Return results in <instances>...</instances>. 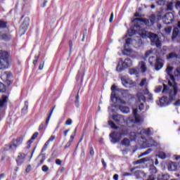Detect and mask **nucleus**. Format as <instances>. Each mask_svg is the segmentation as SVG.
Listing matches in <instances>:
<instances>
[{"instance_id": "obj_57", "label": "nucleus", "mask_w": 180, "mask_h": 180, "mask_svg": "<svg viewBox=\"0 0 180 180\" xmlns=\"http://www.w3.org/2000/svg\"><path fill=\"white\" fill-rule=\"evenodd\" d=\"M54 140H56V136H51V137L46 141H49V143H50L52 141H54Z\"/></svg>"}, {"instance_id": "obj_34", "label": "nucleus", "mask_w": 180, "mask_h": 180, "mask_svg": "<svg viewBox=\"0 0 180 180\" xmlns=\"http://www.w3.org/2000/svg\"><path fill=\"white\" fill-rule=\"evenodd\" d=\"M18 146L13 141L11 142V144L9 146V149L10 150H16L18 148Z\"/></svg>"}, {"instance_id": "obj_41", "label": "nucleus", "mask_w": 180, "mask_h": 180, "mask_svg": "<svg viewBox=\"0 0 180 180\" xmlns=\"http://www.w3.org/2000/svg\"><path fill=\"white\" fill-rule=\"evenodd\" d=\"M139 85H140V86H143L144 85H148L147 79L146 78H143L141 81V83L139 84Z\"/></svg>"}, {"instance_id": "obj_8", "label": "nucleus", "mask_w": 180, "mask_h": 180, "mask_svg": "<svg viewBox=\"0 0 180 180\" xmlns=\"http://www.w3.org/2000/svg\"><path fill=\"white\" fill-rule=\"evenodd\" d=\"M137 109L133 110L134 119H131V122H132V123H136V124H141V123H143V119L137 114Z\"/></svg>"}, {"instance_id": "obj_33", "label": "nucleus", "mask_w": 180, "mask_h": 180, "mask_svg": "<svg viewBox=\"0 0 180 180\" xmlns=\"http://www.w3.org/2000/svg\"><path fill=\"white\" fill-rule=\"evenodd\" d=\"M6 27H8V22L0 20V29H6Z\"/></svg>"}, {"instance_id": "obj_32", "label": "nucleus", "mask_w": 180, "mask_h": 180, "mask_svg": "<svg viewBox=\"0 0 180 180\" xmlns=\"http://www.w3.org/2000/svg\"><path fill=\"white\" fill-rule=\"evenodd\" d=\"M129 72L130 75H137L139 74V70L136 68L129 69Z\"/></svg>"}, {"instance_id": "obj_63", "label": "nucleus", "mask_w": 180, "mask_h": 180, "mask_svg": "<svg viewBox=\"0 0 180 180\" xmlns=\"http://www.w3.org/2000/svg\"><path fill=\"white\" fill-rule=\"evenodd\" d=\"M95 154V152L94 151V148H90V155H94Z\"/></svg>"}, {"instance_id": "obj_51", "label": "nucleus", "mask_w": 180, "mask_h": 180, "mask_svg": "<svg viewBox=\"0 0 180 180\" xmlns=\"http://www.w3.org/2000/svg\"><path fill=\"white\" fill-rule=\"evenodd\" d=\"M174 8V5L172 4V3H169L167 4V11H172Z\"/></svg>"}, {"instance_id": "obj_24", "label": "nucleus", "mask_w": 180, "mask_h": 180, "mask_svg": "<svg viewBox=\"0 0 180 180\" xmlns=\"http://www.w3.org/2000/svg\"><path fill=\"white\" fill-rule=\"evenodd\" d=\"M27 26H29V23L27 22H24L21 26H20V30L22 31V34H25V33L26 32V29H27Z\"/></svg>"}, {"instance_id": "obj_17", "label": "nucleus", "mask_w": 180, "mask_h": 180, "mask_svg": "<svg viewBox=\"0 0 180 180\" xmlns=\"http://www.w3.org/2000/svg\"><path fill=\"white\" fill-rule=\"evenodd\" d=\"M45 160L46 155L41 153L36 159V161L37 162V167H40V165H43Z\"/></svg>"}, {"instance_id": "obj_4", "label": "nucleus", "mask_w": 180, "mask_h": 180, "mask_svg": "<svg viewBox=\"0 0 180 180\" xmlns=\"http://www.w3.org/2000/svg\"><path fill=\"white\" fill-rule=\"evenodd\" d=\"M149 64L152 67L155 66V70L156 71H160L161 68L164 67V63H162V59L161 58H157L155 56H150L149 59Z\"/></svg>"}, {"instance_id": "obj_15", "label": "nucleus", "mask_w": 180, "mask_h": 180, "mask_svg": "<svg viewBox=\"0 0 180 180\" xmlns=\"http://www.w3.org/2000/svg\"><path fill=\"white\" fill-rule=\"evenodd\" d=\"M26 158V154L19 153L16 159V162L18 165H22L25 162V159Z\"/></svg>"}, {"instance_id": "obj_5", "label": "nucleus", "mask_w": 180, "mask_h": 180, "mask_svg": "<svg viewBox=\"0 0 180 180\" xmlns=\"http://www.w3.org/2000/svg\"><path fill=\"white\" fill-rule=\"evenodd\" d=\"M144 103H146V96L141 92H139L136 94V106L139 110L144 109Z\"/></svg>"}, {"instance_id": "obj_6", "label": "nucleus", "mask_w": 180, "mask_h": 180, "mask_svg": "<svg viewBox=\"0 0 180 180\" xmlns=\"http://www.w3.org/2000/svg\"><path fill=\"white\" fill-rule=\"evenodd\" d=\"M133 65L131 60L130 58H126L124 62H122V65H120V62L118 63L117 66V72H122L124 70V68H129L131 65Z\"/></svg>"}, {"instance_id": "obj_54", "label": "nucleus", "mask_w": 180, "mask_h": 180, "mask_svg": "<svg viewBox=\"0 0 180 180\" xmlns=\"http://www.w3.org/2000/svg\"><path fill=\"white\" fill-rule=\"evenodd\" d=\"M43 172H47L49 171V167L47 165H43L41 167Z\"/></svg>"}, {"instance_id": "obj_13", "label": "nucleus", "mask_w": 180, "mask_h": 180, "mask_svg": "<svg viewBox=\"0 0 180 180\" xmlns=\"http://www.w3.org/2000/svg\"><path fill=\"white\" fill-rule=\"evenodd\" d=\"M110 137L111 139V143H112L113 144H116V143H119L120 141V139H122L119 135V134L115 132L111 133L110 134Z\"/></svg>"}, {"instance_id": "obj_37", "label": "nucleus", "mask_w": 180, "mask_h": 180, "mask_svg": "<svg viewBox=\"0 0 180 180\" xmlns=\"http://www.w3.org/2000/svg\"><path fill=\"white\" fill-rule=\"evenodd\" d=\"M108 124L112 129H114V130H117V129H119V127L116 126L112 121H108Z\"/></svg>"}, {"instance_id": "obj_25", "label": "nucleus", "mask_w": 180, "mask_h": 180, "mask_svg": "<svg viewBox=\"0 0 180 180\" xmlns=\"http://www.w3.org/2000/svg\"><path fill=\"white\" fill-rule=\"evenodd\" d=\"M6 102H8V97L6 96H3L0 99V108H4V105Z\"/></svg>"}, {"instance_id": "obj_39", "label": "nucleus", "mask_w": 180, "mask_h": 180, "mask_svg": "<svg viewBox=\"0 0 180 180\" xmlns=\"http://www.w3.org/2000/svg\"><path fill=\"white\" fill-rule=\"evenodd\" d=\"M155 19H156V17H155V14H152L150 16V18H149V20H150L153 25L154 23H155Z\"/></svg>"}, {"instance_id": "obj_26", "label": "nucleus", "mask_w": 180, "mask_h": 180, "mask_svg": "<svg viewBox=\"0 0 180 180\" xmlns=\"http://www.w3.org/2000/svg\"><path fill=\"white\" fill-rule=\"evenodd\" d=\"M119 109L122 112V113H129V112H130V108H129V107L120 105Z\"/></svg>"}, {"instance_id": "obj_53", "label": "nucleus", "mask_w": 180, "mask_h": 180, "mask_svg": "<svg viewBox=\"0 0 180 180\" xmlns=\"http://www.w3.org/2000/svg\"><path fill=\"white\" fill-rule=\"evenodd\" d=\"M76 133H77V129L75 130L73 134L70 136V141H71L72 143V140H74V138L75 137Z\"/></svg>"}, {"instance_id": "obj_48", "label": "nucleus", "mask_w": 180, "mask_h": 180, "mask_svg": "<svg viewBox=\"0 0 180 180\" xmlns=\"http://www.w3.org/2000/svg\"><path fill=\"white\" fill-rule=\"evenodd\" d=\"M39 55H35L34 56V60H33V65H36V64H37V61L39 60Z\"/></svg>"}, {"instance_id": "obj_29", "label": "nucleus", "mask_w": 180, "mask_h": 180, "mask_svg": "<svg viewBox=\"0 0 180 180\" xmlns=\"http://www.w3.org/2000/svg\"><path fill=\"white\" fill-rule=\"evenodd\" d=\"M179 33V30L178 28H174L172 33V40H175L176 37H178V34Z\"/></svg>"}, {"instance_id": "obj_43", "label": "nucleus", "mask_w": 180, "mask_h": 180, "mask_svg": "<svg viewBox=\"0 0 180 180\" xmlns=\"http://www.w3.org/2000/svg\"><path fill=\"white\" fill-rule=\"evenodd\" d=\"M75 105H76L77 108H78L79 106V95L78 94L76 96Z\"/></svg>"}, {"instance_id": "obj_46", "label": "nucleus", "mask_w": 180, "mask_h": 180, "mask_svg": "<svg viewBox=\"0 0 180 180\" xmlns=\"http://www.w3.org/2000/svg\"><path fill=\"white\" fill-rule=\"evenodd\" d=\"M130 136H131V140H136V138L137 137V134L135 133V132H131L130 134Z\"/></svg>"}, {"instance_id": "obj_11", "label": "nucleus", "mask_w": 180, "mask_h": 180, "mask_svg": "<svg viewBox=\"0 0 180 180\" xmlns=\"http://www.w3.org/2000/svg\"><path fill=\"white\" fill-rule=\"evenodd\" d=\"M134 41H136V39H132L131 38H128L126 39V43L124 45V54H130V53L131 52V49L127 48V46L131 44V43H134Z\"/></svg>"}, {"instance_id": "obj_31", "label": "nucleus", "mask_w": 180, "mask_h": 180, "mask_svg": "<svg viewBox=\"0 0 180 180\" xmlns=\"http://www.w3.org/2000/svg\"><path fill=\"white\" fill-rule=\"evenodd\" d=\"M122 146H125V147H129V146H130V139L124 138L122 141Z\"/></svg>"}, {"instance_id": "obj_7", "label": "nucleus", "mask_w": 180, "mask_h": 180, "mask_svg": "<svg viewBox=\"0 0 180 180\" xmlns=\"http://www.w3.org/2000/svg\"><path fill=\"white\" fill-rule=\"evenodd\" d=\"M149 39H150L152 46H156L158 49L161 48V41H160L158 35L150 32L149 33Z\"/></svg>"}, {"instance_id": "obj_22", "label": "nucleus", "mask_w": 180, "mask_h": 180, "mask_svg": "<svg viewBox=\"0 0 180 180\" xmlns=\"http://www.w3.org/2000/svg\"><path fill=\"white\" fill-rule=\"evenodd\" d=\"M134 175L136 178V179H140L143 178V176H146V173H144L142 171L138 170L134 172Z\"/></svg>"}, {"instance_id": "obj_62", "label": "nucleus", "mask_w": 180, "mask_h": 180, "mask_svg": "<svg viewBox=\"0 0 180 180\" xmlns=\"http://www.w3.org/2000/svg\"><path fill=\"white\" fill-rule=\"evenodd\" d=\"M174 57H175V54L174 53H170L168 56H167V58L168 60L171 59V58H174Z\"/></svg>"}, {"instance_id": "obj_49", "label": "nucleus", "mask_w": 180, "mask_h": 180, "mask_svg": "<svg viewBox=\"0 0 180 180\" xmlns=\"http://www.w3.org/2000/svg\"><path fill=\"white\" fill-rule=\"evenodd\" d=\"M127 134V131L122 130L120 133V137L122 139V136H126Z\"/></svg>"}, {"instance_id": "obj_2", "label": "nucleus", "mask_w": 180, "mask_h": 180, "mask_svg": "<svg viewBox=\"0 0 180 180\" xmlns=\"http://www.w3.org/2000/svg\"><path fill=\"white\" fill-rule=\"evenodd\" d=\"M132 22L134 23V26L131 27L127 32V36L131 37L134 34H139L141 37H146L147 36V31L144 29H140L139 23H144L146 26H153L154 25L150 19L144 20L143 18H135L132 20Z\"/></svg>"}, {"instance_id": "obj_47", "label": "nucleus", "mask_w": 180, "mask_h": 180, "mask_svg": "<svg viewBox=\"0 0 180 180\" xmlns=\"http://www.w3.org/2000/svg\"><path fill=\"white\" fill-rule=\"evenodd\" d=\"M29 102L25 101V106L23 107V108L22 109V112H25V110H27V108H29V105H28Z\"/></svg>"}, {"instance_id": "obj_61", "label": "nucleus", "mask_w": 180, "mask_h": 180, "mask_svg": "<svg viewBox=\"0 0 180 180\" xmlns=\"http://www.w3.org/2000/svg\"><path fill=\"white\" fill-rule=\"evenodd\" d=\"M72 143V142L71 141H69L65 146V148H68V147H70V146H71Z\"/></svg>"}, {"instance_id": "obj_16", "label": "nucleus", "mask_w": 180, "mask_h": 180, "mask_svg": "<svg viewBox=\"0 0 180 180\" xmlns=\"http://www.w3.org/2000/svg\"><path fill=\"white\" fill-rule=\"evenodd\" d=\"M111 101L113 102V103H121L122 105H126V102L122 100V98H117L116 97V94H113V93L111 94Z\"/></svg>"}, {"instance_id": "obj_36", "label": "nucleus", "mask_w": 180, "mask_h": 180, "mask_svg": "<svg viewBox=\"0 0 180 180\" xmlns=\"http://www.w3.org/2000/svg\"><path fill=\"white\" fill-rule=\"evenodd\" d=\"M148 161H150V158L146 157L141 159L140 160H137L136 164H141V162H147Z\"/></svg>"}, {"instance_id": "obj_30", "label": "nucleus", "mask_w": 180, "mask_h": 180, "mask_svg": "<svg viewBox=\"0 0 180 180\" xmlns=\"http://www.w3.org/2000/svg\"><path fill=\"white\" fill-rule=\"evenodd\" d=\"M143 94L144 95H148V99H149V101H153V94H150L148 89L143 90Z\"/></svg>"}, {"instance_id": "obj_55", "label": "nucleus", "mask_w": 180, "mask_h": 180, "mask_svg": "<svg viewBox=\"0 0 180 180\" xmlns=\"http://www.w3.org/2000/svg\"><path fill=\"white\" fill-rule=\"evenodd\" d=\"M39 131H43L44 130V123L42 122L39 127Z\"/></svg>"}, {"instance_id": "obj_18", "label": "nucleus", "mask_w": 180, "mask_h": 180, "mask_svg": "<svg viewBox=\"0 0 180 180\" xmlns=\"http://www.w3.org/2000/svg\"><path fill=\"white\" fill-rule=\"evenodd\" d=\"M38 136H39V132H35L34 134H33L31 139L27 143V148H30V144H32L33 143V141H34V140H36V139H37Z\"/></svg>"}, {"instance_id": "obj_20", "label": "nucleus", "mask_w": 180, "mask_h": 180, "mask_svg": "<svg viewBox=\"0 0 180 180\" xmlns=\"http://www.w3.org/2000/svg\"><path fill=\"white\" fill-rule=\"evenodd\" d=\"M178 169V165L174 162H170L168 165L169 171H176Z\"/></svg>"}, {"instance_id": "obj_12", "label": "nucleus", "mask_w": 180, "mask_h": 180, "mask_svg": "<svg viewBox=\"0 0 180 180\" xmlns=\"http://www.w3.org/2000/svg\"><path fill=\"white\" fill-rule=\"evenodd\" d=\"M120 79L122 81L123 86H125V88H129V85H136V84L133 82V81H131L126 77H121Z\"/></svg>"}, {"instance_id": "obj_52", "label": "nucleus", "mask_w": 180, "mask_h": 180, "mask_svg": "<svg viewBox=\"0 0 180 180\" xmlns=\"http://www.w3.org/2000/svg\"><path fill=\"white\" fill-rule=\"evenodd\" d=\"M65 124L67 126H71V124H72V120H71V118L68 119V120L65 122Z\"/></svg>"}, {"instance_id": "obj_58", "label": "nucleus", "mask_w": 180, "mask_h": 180, "mask_svg": "<svg viewBox=\"0 0 180 180\" xmlns=\"http://www.w3.org/2000/svg\"><path fill=\"white\" fill-rule=\"evenodd\" d=\"M44 68V62H41L39 66V70H41Z\"/></svg>"}, {"instance_id": "obj_35", "label": "nucleus", "mask_w": 180, "mask_h": 180, "mask_svg": "<svg viewBox=\"0 0 180 180\" xmlns=\"http://www.w3.org/2000/svg\"><path fill=\"white\" fill-rule=\"evenodd\" d=\"M57 158V152L53 151L51 154V158L48 160V162H51L54 158Z\"/></svg>"}, {"instance_id": "obj_1", "label": "nucleus", "mask_w": 180, "mask_h": 180, "mask_svg": "<svg viewBox=\"0 0 180 180\" xmlns=\"http://www.w3.org/2000/svg\"><path fill=\"white\" fill-rule=\"evenodd\" d=\"M174 68L171 66H168L165 72L167 74V79L169 80V87L167 84H163V90L162 94H168V97L167 96H162L159 101H157V104L160 108H165V106H168L176 99V95H178V86L175 82V77L172 75V71Z\"/></svg>"}, {"instance_id": "obj_56", "label": "nucleus", "mask_w": 180, "mask_h": 180, "mask_svg": "<svg viewBox=\"0 0 180 180\" xmlns=\"http://www.w3.org/2000/svg\"><path fill=\"white\" fill-rule=\"evenodd\" d=\"M172 30V27H167V28L165 29V33H167V34H169L171 33Z\"/></svg>"}, {"instance_id": "obj_38", "label": "nucleus", "mask_w": 180, "mask_h": 180, "mask_svg": "<svg viewBox=\"0 0 180 180\" xmlns=\"http://www.w3.org/2000/svg\"><path fill=\"white\" fill-rule=\"evenodd\" d=\"M157 157H159V158H161L162 160H165V158H167V155H165V153L164 152H159Z\"/></svg>"}, {"instance_id": "obj_45", "label": "nucleus", "mask_w": 180, "mask_h": 180, "mask_svg": "<svg viewBox=\"0 0 180 180\" xmlns=\"http://www.w3.org/2000/svg\"><path fill=\"white\" fill-rule=\"evenodd\" d=\"M157 5H159L160 6H162V5H165V1L164 0H159L156 1Z\"/></svg>"}, {"instance_id": "obj_59", "label": "nucleus", "mask_w": 180, "mask_h": 180, "mask_svg": "<svg viewBox=\"0 0 180 180\" xmlns=\"http://www.w3.org/2000/svg\"><path fill=\"white\" fill-rule=\"evenodd\" d=\"M174 106H180V99H178L173 103Z\"/></svg>"}, {"instance_id": "obj_40", "label": "nucleus", "mask_w": 180, "mask_h": 180, "mask_svg": "<svg viewBox=\"0 0 180 180\" xmlns=\"http://www.w3.org/2000/svg\"><path fill=\"white\" fill-rule=\"evenodd\" d=\"M50 143H49V141H46L45 143H44V146H43V148H42V149H41V153H44V151H46V150H47V148L49 147V145Z\"/></svg>"}, {"instance_id": "obj_3", "label": "nucleus", "mask_w": 180, "mask_h": 180, "mask_svg": "<svg viewBox=\"0 0 180 180\" xmlns=\"http://www.w3.org/2000/svg\"><path fill=\"white\" fill-rule=\"evenodd\" d=\"M9 68V53L5 51H0V70Z\"/></svg>"}, {"instance_id": "obj_42", "label": "nucleus", "mask_w": 180, "mask_h": 180, "mask_svg": "<svg viewBox=\"0 0 180 180\" xmlns=\"http://www.w3.org/2000/svg\"><path fill=\"white\" fill-rule=\"evenodd\" d=\"M14 141L18 146H20V143H22L23 139L22 138H19L17 140H13Z\"/></svg>"}, {"instance_id": "obj_23", "label": "nucleus", "mask_w": 180, "mask_h": 180, "mask_svg": "<svg viewBox=\"0 0 180 180\" xmlns=\"http://www.w3.org/2000/svg\"><path fill=\"white\" fill-rule=\"evenodd\" d=\"M139 68L143 73L147 72V66H146V63L143 61L139 63Z\"/></svg>"}, {"instance_id": "obj_10", "label": "nucleus", "mask_w": 180, "mask_h": 180, "mask_svg": "<svg viewBox=\"0 0 180 180\" xmlns=\"http://www.w3.org/2000/svg\"><path fill=\"white\" fill-rule=\"evenodd\" d=\"M174 22V14L172 13H167L163 18V22L165 25H171Z\"/></svg>"}, {"instance_id": "obj_64", "label": "nucleus", "mask_w": 180, "mask_h": 180, "mask_svg": "<svg viewBox=\"0 0 180 180\" xmlns=\"http://www.w3.org/2000/svg\"><path fill=\"white\" fill-rule=\"evenodd\" d=\"M56 164L57 165H61V160L60 159H56Z\"/></svg>"}, {"instance_id": "obj_9", "label": "nucleus", "mask_w": 180, "mask_h": 180, "mask_svg": "<svg viewBox=\"0 0 180 180\" xmlns=\"http://www.w3.org/2000/svg\"><path fill=\"white\" fill-rule=\"evenodd\" d=\"M157 146H158V143H157V142L155 141L153 138H150L142 144L143 148H148V147H157Z\"/></svg>"}, {"instance_id": "obj_28", "label": "nucleus", "mask_w": 180, "mask_h": 180, "mask_svg": "<svg viewBox=\"0 0 180 180\" xmlns=\"http://www.w3.org/2000/svg\"><path fill=\"white\" fill-rule=\"evenodd\" d=\"M169 175L168 174H160L158 177V180H169Z\"/></svg>"}, {"instance_id": "obj_21", "label": "nucleus", "mask_w": 180, "mask_h": 180, "mask_svg": "<svg viewBox=\"0 0 180 180\" xmlns=\"http://www.w3.org/2000/svg\"><path fill=\"white\" fill-rule=\"evenodd\" d=\"M0 39L4 40V41H9L12 39V35L8 34H1L0 33Z\"/></svg>"}, {"instance_id": "obj_14", "label": "nucleus", "mask_w": 180, "mask_h": 180, "mask_svg": "<svg viewBox=\"0 0 180 180\" xmlns=\"http://www.w3.org/2000/svg\"><path fill=\"white\" fill-rule=\"evenodd\" d=\"M112 120H114L117 124H122V123H124V117L121 115H113Z\"/></svg>"}, {"instance_id": "obj_19", "label": "nucleus", "mask_w": 180, "mask_h": 180, "mask_svg": "<svg viewBox=\"0 0 180 180\" xmlns=\"http://www.w3.org/2000/svg\"><path fill=\"white\" fill-rule=\"evenodd\" d=\"M153 128L143 129L140 131V134H146V136H153Z\"/></svg>"}, {"instance_id": "obj_44", "label": "nucleus", "mask_w": 180, "mask_h": 180, "mask_svg": "<svg viewBox=\"0 0 180 180\" xmlns=\"http://www.w3.org/2000/svg\"><path fill=\"white\" fill-rule=\"evenodd\" d=\"M152 151H153V149L148 148L146 151H145L141 154V156L143 157L144 155H148V154H150V153H151Z\"/></svg>"}, {"instance_id": "obj_50", "label": "nucleus", "mask_w": 180, "mask_h": 180, "mask_svg": "<svg viewBox=\"0 0 180 180\" xmlns=\"http://www.w3.org/2000/svg\"><path fill=\"white\" fill-rule=\"evenodd\" d=\"M151 54H153V50H149V51H146V53L145 54L146 58H147V57H150V56H151Z\"/></svg>"}, {"instance_id": "obj_27", "label": "nucleus", "mask_w": 180, "mask_h": 180, "mask_svg": "<svg viewBox=\"0 0 180 180\" xmlns=\"http://www.w3.org/2000/svg\"><path fill=\"white\" fill-rule=\"evenodd\" d=\"M54 109H56V105L53 106V108H52L48 118L46 120L45 128L47 127V126H49V122H50V119H51V115H53V112H54Z\"/></svg>"}, {"instance_id": "obj_60", "label": "nucleus", "mask_w": 180, "mask_h": 180, "mask_svg": "<svg viewBox=\"0 0 180 180\" xmlns=\"http://www.w3.org/2000/svg\"><path fill=\"white\" fill-rule=\"evenodd\" d=\"M176 161H178V165L180 167V155H177L175 157Z\"/></svg>"}]
</instances>
